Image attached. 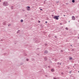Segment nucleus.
<instances>
[{
    "instance_id": "obj_1",
    "label": "nucleus",
    "mask_w": 79,
    "mask_h": 79,
    "mask_svg": "<svg viewBox=\"0 0 79 79\" xmlns=\"http://www.w3.org/2000/svg\"><path fill=\"white\" fill-rule=\"evenodd\" d=\"M3 5H4L5 6H8V2H4L3 3Z\"/></svg>"
},
{
    "instance_id": "obj_2",
    "label": "nucleus",
    "mask_w": 79,
    "mask_h": 79,
    "mask_svg": "<svg viewBox=\"0 0 79 79\" xmlns=\"http://www.w3.org/2000/svg\"><path fill=\"white\" fill-rule=\"evenodd\" d=\"M26 8L27 10H28V11H29L31 9V7H30L29 6H27L26 7Z\"/></svg>"
},
{
    "instance_id": "obj_3",
    "label": "nucleus",
    "mask_w": 79,
    "mask_h": 79,
    "mask_svg": "<svg viewBox=\"0 0 79 79\" xmlns=\"http://www.w3.org/2000/svg\"><path fill=\"white\" fill-rule=\"evenodd\" d=\"M54 19H56L57 20H58L59 19L58 18V16H54Z\"/></svg>"
},
{
    "instance_id": "obj_4",
    "label": "nucleus",
    "mask_w": 79,
    "mask_h": 79,
    "mask_svg": "<svg viewBox=\"0 0 79 79\" xmlns=\"http://www.w3.org/2000/svg\"><path fill=\"white\" fill-rule=\"evenodd\" d=\"M72 18L73 20H75V17L74 16H72Z\"/></svg>"
},
{
    "instance_id": "obj_5",
    "label": "nucleus",
    "mask_w": 79,
    "mask_h": 79,
    "mask_svg": "<svg viewBox=\"0 0 79 79\" xmlns=\"http://www.w3.org/2000/svg\"><path fill=\"white\" fill-rule=\"evenodd\" d=\"M45 53H48V52L47 51H45L44 52Z\"/></svg>"
},
{
    "instance_id": "obj_6",
    "label": "nucleus",
    "mask_w": 79,
    "mask_h": 79,
    "mask_svg": "<svg viewBox=\"0 0 79 79\" xmlns=\"http://www.w3.org/2000/svg\"><path fill=\"white\" fill-rule=\"evenodd\" d=\"M51 71L52 72H53V71H54V69H51Z\"/></svg>"
},
{
    "instance_id": "obj_7",
    "label": "nucleus",
    "mask_w": 79,
    "mask_h": 79,
    "mask_svg": "<svg viewBox=\"0 0 79 79\" xmlns=\"http://www.w3.org/2000/svg\"><path fill=\"white\" fill-rule=\"evenodd\" d=\"M45 60L46 61V60H47V57H45L44 58Z\"/></svg>"
},
{
    "instance_id": "obj_8",
    "label": "nucleus",
    "mask_w": 79,
    "mask_h": 79,
    "mask_svg": "<svg viewBox=\"0 0 79 79\" xmlns=\"http://www.w3.org/2000/svg\"><path fill=\"white\" fill-rule=\"evenodd\" d=\"M75 2V1L74 0H72V2L73 3H74Z\"/></svg>"
},
{
    "instance_id": "obj_9",
    "label": "nucleus",
    "mask_w": 79,
    "mask_h": 79,
    "mask_svg": "<svg viewBox=\"0 0 79 79\" xmlns=\"http://www.w3.org/2000/svg\"><path fill=\"white\" fill-rule=\"evenodd\" d=\"M72 59H73V58L72 57H70L69 58L70 60H72Z\"/></svg>"
},
{
    "instance_id": "obj_10",
    "label": "nucleus",
    "mask_w": 79,
    "mask_h": 79,
    "mask_svg": "<svg viewBox=\"0 0 79 79\" xmlns=\"http://www.w3.org/2000/svg\"><path fill=\"white\" fill-rule=\"evenodd\" d=\"M21 23H23V20H21Z\"/></svg>"
},
{
    "instance_id": "obj_11",
    "label": "nucleus",
    "mask_w": 79,
    "mask_h": 79,
    "mask_svg": "<svg viewBox=\"0 0 79 79\" xmlns=\"http://www.w3.org/2000/svg\"><path fill=\"white\" fill-rule=\"evenodd\" d=\"M65 29H66V30H68V27H66Z\"/></svg>"
},
{
    "instance_id": "obj_12",
    "label": "nucleus",
    "mask_w": 79,
    "mask_h": 79,
    "mask_svg": "<svg viewBox=\"0 0 79 79\" xmlns=\"http://www.w3.org/2000/svg\"><path fill=\"white\" fill-rule=\"evenodd\" d=\"M19 30L17 32V33H19Z\"/></svg>"
},
{
    "instance_id": "obj_13",
    "label": "nucleus",
    "mask_w": 79,
    "mask_h": 79,
    "mask_svg": "<svg viewBox=\"0 0 79 79\" xmlns=\"http://www.w3.org/2000/svg\"><path fill=\"white\" fill-rule=\"evenodd\" d=\"M26 60L27 61H29V59H26Z\"/></svg>"
},
{
    "instance_id": "obj_14",
    "label": "nucleus",
    "mask_w": 79,
    "mask_h": 79,
    "mask_svg": "<svg viewBox=\"0 0 79 79\" xmlns=\"http://www.w3.org/2000/svg\"><path fill=\"white\" fill-rule=\"evenodd\" d=\"M13 6H12L11 7V9H13Z\"/></svg>"
},
{
    "instance_id": "obj_15",
    "label": "nucleus",
    "mask_w": 79,
    "mask_h": 79,
    "mask_svg": "<svg viewBox=\"0 0 79 79\" xmlns=\"http://www.w3.org/2000/svg\"><path fill=\"white\" fill-rule=\"evenodd\" d=\"M38 23H40V21H38Z\"/></svg>"
},
{
    "instance_id": "obj_16",
    "label": "nucleus",
    "mask_w": 79,
    "mask_h": 79,
    "mask_svg": "<svg viewBox=\"0 0 79 79\" xmlns=\"http://www.w3.org/2000/svg\"><path fill=\"white\" fill-rule=\"evenodd\" d=\"M11 26V25H10V24L9 25H8V26Z\"/></svg>"
},
{
    "instance_id": "obj_17",
    "label": "nucleus",
    "mask_w": 79,
    "mask_h": 79,
    "mask_svg": "<svg viewBox=\"0 0 79 79\" xmlns=\"http://www.w3.org/2000/svg\"><path fill=\"white\" fill-rule=\"evenodd\" d=\"M60 64V63H57V64Z\"/></svg>"
},
{
    "instance_id": "obj_18",
    "label": "nucleus",
    "mask_w": 79,
    "mask_h": 79,
    "mask_svg": "<svg viewBox=\"0 0 79 79\" xmlns=\"http://www.w3.org/2000/svg\"><path fill=\"white\" fill-rule=\"evenodd\" d=\"M54 79H57L56 78H54Z\"/></svg>"
},
{
    "instance_id": "obj_19",
    "label": "nucleus",
    "mask_w": 79,
    "mask_h": 79,
    "mask_svg": "<svg viewBox=\"0 0 79 79\" xmlns=\"http://www.w3.org/2000/svg\"><path fill=\"white\" fill-rule=\"evenodd\" d=\"M40 10H41V11L42 10V9H40Z\"/></svg>"
},
{
    "instance_id": "obj_20",
    "label": "nucleus",
    "mask_w": 79,
    "mask_h": 79,
    "mask_svg": "<svg viewBox=\"0 0 79 79\" xmlns=\"http://www.w3.org/2000/svg\"><path fill=\"white\" fill-rule=\"evenodd\" d=\"M60 25H61V24H62V23H60Z\"/></svg>"
},
{
    "instance_id": "obj_21",
    "label": "nucleus",
    "mask_w": 79,
    "mask_h": 79,
    "mask_svg": "<svg viewBox=\"0 0 79 79\" xmlns=\"http://www.w3.org/2000/svg\"><path fill=\"white\" fill-rule=\"evenodd\" d=\"M48 23V22H47V21H46V22H45V23Z\"/></svg>"
},
{
    "instance_id": "obj_22",
    "label": "nucleus",
    "mask_w": 79,
    "mask_h": 79,
    "mask_svg": "<svg viewBox=\"0 0 79 79\" xmlns=\"http://www.w3.org/2000/svg\"><path fill=\"white\" fill-rule=\"evenodd\" d=\"M61 74H63V73H61Z\"/></svg>"
},
{
    "instance_id": "obj_23",
    "label": "nucleus",
    "mask_w": 79,
    "mask_h": 79,
    "mask_svg": "<svg viewBox=\"0 0 79 79\" xmlns=\"http://www.w3.org/2000/svg\"><path fill=\"white\" fill-rule=\"evenodd\" d=\"M55 60L56 61H57V60L56 59V60Z\"/></svg>"
},
{
    "instance_id": "obj_24",
    "label": "nucleus",
    "mask_w": 79,
    "mask_h": 79,
    "mask_svg": "<svg viewBox=\"0 0 79 79\" xmlns=\"http://www.w3.org/2000/svg\"><path fill=\"white\" fill-rule=\"evenodd\" d=\"M48 68H50V66H48Z\"/></svg>"
},
{
    "instance_id": "obj_25",
    "label": "nucleus",
    "mask_w": 79,
    "mask_h": 79,
    "mask_svg": "<svg viewBox=\"0 0 79 79\" xmlns=\"http://www.w3.org/2000/svg\"><path fill=\"white\" fill-rule=\"evenodd\" d=\"M60 65L61 64V63H60Z\"/></svg>"
},
{
    "instance_id": "obj_26",
    "label": "nucleus",
    "mask_w": 79,
    "mask_h": 79,
    "mask_svg": "<svg viewBox=\"0 0 79 79\" xmlns=\"http://www.w3.org/2000/svg\"><path fill=\"white\" fill-rule=\"evenodd\" d=\"M1 2V0H0V2Z\"/></svg>"
},
{
    "instance_id": "obj_27",
    "label": "nucleus",
    "mask_w": 79,
    "mask_h": 79,
    "mask_svg": "<svg viewBox=\"0 0 79 79\" xmlns=\"http://www.w3.org/2000/svg\"><path fill=\"white\" fill-rule=\"evenodd\" d=\"M71 46H72V45H71Z\"/></svg>"
},
{
    "instance_id": "obj_28",
    "label": "nucleus",
    "mask_w": 79,
    "mask_h": 79,
    "mask_svg": "<svg viewBox=\"0 0 79 79\" xmlns=\"http://www.w3.org/2000/svg\"><path fill=\"white\" fill-rule=\"evenodd\" d=\"M64 16H65V15H64Z\"/></svg>"
},
{
    "instance_id": "obj_29",
    "label": "nucleus",
    "mask_w": 79,
    "mask_h": 79,
    "mask_svg": "<svg viewBox=\"0 0 79 79\" xmlns=\"http://www.w3.org/2000/svg\"><path fill=\"white\" fill-rule=\"evenodd\" d=\"M45 45H47L46 44H45Z\"/></svg>"
},
{
    "instance_id": "obj_30",
    "label": "nucleus",
    "mask_w": 79,
    "mask_h": 79,
    "mask_svg": "<svg viewBox=\"0 0 79 79\" xmlns=\"http://www.w3.org/2000/svg\"><path fill=\"white\" fill-rule=\"evenodd\" d=\"M78 73H79V71H78Z\"/></svg>"
}]
</instances>
